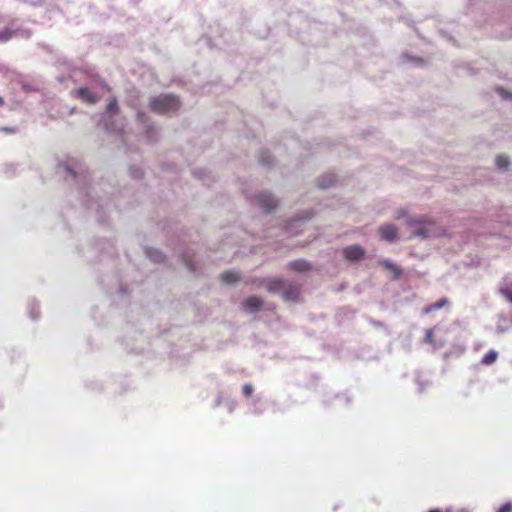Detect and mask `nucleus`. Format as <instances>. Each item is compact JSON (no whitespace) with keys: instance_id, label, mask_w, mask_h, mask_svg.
I'll use <instances>...</instances> for the list:
<instances>
[{"instance_id":"1","label":"nucleus","mask_w":512,"mask_h":512,"mask_svg":"<svg viewBox=\"0 0 512 512\" xmlns=\"http://www.w3.org/2000/svg\"><path fill=\"white\" fill-rule=\"evenodd\" d=\"M149 108L159 114L174 112L179 108V100L172 94H162L150 100Z\"/></svg>"},{"instance_id":"2","label":"nucleus","mask_w":512,"mask_h":512,"mask_svg":"<svg viewBox=\"0 0 512 512\" xmlns=\"http://www.w3.org/2000/svg\"><path fill=\"white\" fill-rule=\"evenodd\" d=\"M409 225L413 227V237L427 238L433 235L435 223L427 218H417L409 221Z\"/></svg>"},{"instance_id":"3","label":"nucleus","mask_w":512,"mask_h":512,"mask_svg":"<svg viewBox=\"0 0 512 512\" xmlns=\"http://www.w3.org/2000/svg\"><path fill=\"white\" fill-rule=\"evenodd\" d=\"M365 255V250L358 245L347 246L343 249V256L348 261H357Z\"/></svg>"},{"instance_id":"4","label":"nucleus","mask_w":512,"mask_h":512,"mask_svg":"<svg viewBox=\"0 0 512 512\" xmlns=\"http://www.w3.org/2000/svg\"><path fill=\"white\" fill-rule=\"evenodd\" d=\"M256 201L264 211H270L276 207V201L274 197L268 193H260L256 196Z\"/></svg>"},{"instance_id":"5","label":"nucleus","mask_w":512,"mask_h":512,"mask_svg":"<svg viewBox=\"0 0 512 512\" xmlns=\"http://www.w3.org/2000/svg\"><path fill=\"white\" fill-rule=\"evenodd\" d=\"M398 231L396 230L393 224H385L380 228V237L381 240H385L388 242H393L396 238Z\"/></svg>"},{"instance_id":"6","label":"nucleus","mask_w":512,"mask_h":512,"mask_svg":"<svg viewBox=\"0 0 512 512\" xmlns=\"http://www.w3.org/2000/svg\"><path fill=\"white\" fill-rule=\"evenodd\" d=\"M76 96H78L81 101L87 104H94L98 102L97 95L85 87L76 90Z\"/></svg>"},{"instance_id":"7","label":"nucleus","mask_w":512,"mask_h":512,"mask_svg":"<svg viewBox=\"0 0 512 512\" xmlns=\"http://www.w3.org/2000/svg\"><path fill=\"white\" fill-rule=\"evenodd\" d=\"M280 293H282V298L286 301H298L299 288L297 285H288Z\"/></svg>"},{"instance_id":"8","label":"nucleus","mask_w":512,"mask_h":512,"mask_svg":"<svg viewBox=\"0 0 512 512\" xmlns=\"http://www.w3.org/2000/svg\"><path fill=\"white\" fill-rule=\"evenodd\" d=\"M262 300L260 297L249 296L244 302V309L247 312L255 313L261 308Z\"/></svg>"},{"instance_id":"9","label":"nucleus","mask_w":512,"mask_h":512,"mask_svg":"<svg viewBox=\"0 0 512 512\" xmlns=\"http://www.w3.org/2000/svg\"><path fill=\"white\" fill-rule=\"evenodd\" d=\"M261 285H265L266 289L272 293H280L284 288L283 280L278 278L264 280Z\"/></svg>"},{"instance_id":"10","label":"nucleus","mask_w":512,"mask_h":512,"mask_svg":"<svg viewBox=\"0 0 512 512\" xmlns=\"http://www.w3.org/2000/svg\"><path fill=\"white\" fill-rule=\"evenodd\" d=\"M448 304H449V300H447V298H445V297L441 298L437 302L432 303V304L427 305L424 308H422V313L429 314L435 310L445 307Z\"/></svg>"},{"instance_id":"11","label":"nucleus","mask_w":512,"mask_h":512,"mask_svg":"<svg viewBox=\"0 0 512 512\" xmlns=\"http://www.w3.org/2000/svg\"><path fill=\"white\" fill-rule=\"evenodd\" d=\"M288 268L296 272H305L310 269V264L304 260L291 261Z\"/></svg>"},{"instance_id":"12","label":"nucleus","mask_w":512,"mask_h":512,"mask_svg":"<svg viewBox=\"0 0 512 512\" xmlns=\"http://www.w3.org/2000/svg\"><path fill=\"white\" fill-rule=\"evenodd\" d=\"M380 265L383 266L384 269L393 272L394 280H398L400 278L401 270L393 262L384 260V261H380Z\"/></svg>"},{"instance_id":"13","label":"nucleus","mask_w":512,"mask_h":512,"mask_svg":"<svg viewBox=\"0 0 512 512\" xmlns=\"http://www.w3.org/2000/svg\"><path fill=\"white\" fill-rule=\"evenodd\" d=\"M221 280L225 284H233V283H237L238 282L239 276L237 275L236 272L228 271V272L222 273Z\"/></svg>"},{"instance_id":"14","label":"nucleus","mask_w":512,"mask_h":512,"mask_svg":"<svg viewBox=\"0 0 512 512\" xmlns=\"http://www.w3.org/2000/svg\"><path fill=\"white\" fill-rule=\"evenodd\" d=\"M335 183V177L333 174H326L319 180L320 188L326 189L331 187Z\"/></svg>"},{"instance_id":"15","label":"nucleus","mask_w":512,"mask_h":512,"mask_svg":"<svg viewBox=\"0 0 512 512\" xmlns=\"http://www.w3.org/2000/svg\"><path fill=\"white\" fill-rule=\"evenodd\" d=\"M497 356H498L497 352L494 350H491V351L487 352L485 356H483L481 363L486 366L492 365L495 363Z\"/></svg>"},{"instance_id":"16","label":"nucleus","mask_w":512,"mask_h":512,"mask_svg":"<svg viewBox=\"0 0 512 512\" xmlns=\"http://www.w3.org/2000/svg\"><path fill=\"white\" fill-rule=\"evenodd\" d=\"M107 113L110 114V116H115L118 114L119 108L117 99L112 98L110 101H108L107 107H106Z\"/></svg>"},{"instance_id":"17","label":"nucleus","mask_w":512,"mask_h":512,"mask_svg":"<svg viewBox=\"0 0 512 512\" xmlns=\"http://www.w3.org/2000/svg\"><path fill=\"white\" fill-rule=\"evenodd\" d=\"M147 256L152 259L153 262H162L164 258L163 254L159 250H154L152 248L147 250Z\"/></svg>"},{"instance_id":"18","label":"nucleus","mask_w":512,"mask_h":512,"mask_svg":"<svg viewBox=\"0 0 512 512\" xmlns=\"http://www.w3.org/2000/svg\"><path fill=\"white\" fill-rule=\"evenodd\" d=\"M496 166L500 169H506L509 166V160L506 156H497L495 160Z\"/></svg>"},{"instance_id":"19","label":"nucleus","mask_w":512,"mask_h":512,"mask_svg":"<svg viewBox=\"0 0 512 512\" xmlns=\"http://www.w3.org/2000/svg\"><path fill=\"white\" fill-rule=\"evenodd\" d=\"M501 295L512 303V286L501 289Z\"/></svg>"},{"instance_id":"20","label":"nucleus","mask_w":512,"mask_h":512,"mask_svg":"<svg viewBox=\"0 0 512 512\" xmlns=\"http://www.w3.org/2000/svg\"><path fill=\"white\" fill-rule=\"evenodd\" d=\"M252 392H253V387H252V384H244V386H242V394H244L245 397H250L252 395Z\"/></svg>"},{"instance_id":"21","label":"nucleus","mask_w":512,"mask_h":512,"mask_svg":"<svg viewBox=\"0 0 512 512\" xmlns=\"http://www.w3.org/2000/svg\"><path fill=\"white\" fill-rule=\"evenodd\" d=\"M12 37V32L9 29L0 31V41H8Z\"/></svg>"},{"instance_id":"22","label":"nucleus","mask_w":512,"mask_h":512,"mask_svg":"<svg viewBox=\"0 0 512 512\" xmlns=\"http://www.w3.org/2000/svg\"><path fill=\"white\" fill-rule=\"evenodd\" d=\"M425 342L430 345L435 342V338L433 337V329L426 330Z\"/></svg>"},{"instance_id":"23","label":"nucleus","mask_w":512,"mask_h":512,"mask_svg":"<svg viewBox=\"0 0 512 512\" xmlns=\"http://www.w3.org/2000/svg\"><path fill=\"white\" fill-rule=\"evenodd\" d=\"M497 512H512V504L506 503L497 510Z\"/></svg>"},{"instance_id":"24","label":"nucleus","mask_w":512,"mask_h":512,"mask_svg":"<svg viewBox=\"0 0 512 512\" xmlns=\"http://www.w3.org/2000/svg\"><path fill=\"white\" fill-rule=\"evenodd\" d=\"M184 262H185V265L187 266V268H189L191 272H195V266L192 264V262L190 260L185 259Z\"/></svg>"},{"instance_id":"25","label":"nucleus","mask_w":512,"mask_h":512,"mask_svg":"<svg viewBox=\"0 0 512 512\" xmlns=\"http://www.w3.org/2000/svg\"><path fill=\"white\" fill-rule=\"evenodd\" d=\"M131 175L134 178H140L141 172L139 170H131Z\"/></svg>"},{"instance_id":"26","label":"nucleus","mask_w":512,"mask_h":512,"mask_svg":"<svg viewBox=\"0 0 512 512\" xmlns=\"http://www.w3.org/2000/svg\"><path fill=\"white\" fill-rule=\"evenodd\" d=\"M4 131L8 132V133H13L14 132V129H11V128H4Z\"/></svg>"},{"instance_id":"27","label":"nucleus","mask_w":512,"mask_h":512,"mask_svg":"<svg viewBox=\"0 0 512 512\" xmlns=\"http://www.w3.org/2000/svg\"><path fill=\"white\" fill-rule=\"evenodd\" d=\"M428 512H441L439 509L430 510Z\"/></svg>"},{"instance_id":"28","label":"nucleus","mask_w":512,"mask_h":512,"mask_svg":"<svg viewBox=\"0 0 512 512\" xmlns=\"http://www.w3.org/2000/svg\"><path fill=\"white\" fill-rule=\"evenodd\" d=\"M3 105V99L0 97V106Z\"/></svg>"}]
</instances>
